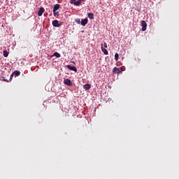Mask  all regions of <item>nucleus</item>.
I'll list each match as a JSON object with an SVG mask.
<instances>
[{"label": "nucleus", "instance_id": "obj_4", "mask_svg": "<svg viewBox=\"0 0 179 179\" xmlns=\"http://www.w3.org/2000/svg\"><path fill=\"white\" fill-rule=\"evenodd\" d=\"M81 2H82L81 1H69L70 4H74L76 6H79L81 4Z\"/></svg>", "mask_w": 179, "mask_h": 179}, {"label": "nucleus", "instance_id": "obj_9", "mask_svg": "<svg viewBox=\"0 0 179 179\" xmlns=\"http://www.w3.org/2000/svg\"><path fill=\"white\" fill-rule=\"evenodd\" d=\"M83 87L85 90H89L91 89L92 85H91V84H90V83H87V84L84 85V87Z\"/></svg>", "mask_w": 179, "mask_h": 179}, {"label": "nucleus", "instance_id": "obj_2", "mask_svg": "<svg viewBox=\"0 0 179 179\" xmlns=\"http://www.w3.org/2000/svg\"><path fill=\"white\" fill-rule=\"evenodd\" d=\"M122 70L121 69L117 68V67H115L113 69V73H115V74H120L122 73Z\"/></svg>", "mask_w": 179, "mask_h": 179}, {"label": "nucleus", "instance_id": "obj_16", "mask_svg": "<svg viewBox=\"0 0 179 179\" xmlns=\"http://www.w3.org/2000/svg\"><path fill=\"white\" fill-rule=\"evenodd\" d=\"M118 57H119L118 53H115V59L116 61L118 60Z\"/></svg>", "mask_w": 179, "mask_h": 179}, {"label": "nucleus", "instance_id": "obj_8", "mask_svg": "<svg viewBox=\"0 0 179 179\" xmlns=\"http://www.w3.org/2000/svg\"><path fill=\"white\" fill-rule=\"evenodd\" d=\"M87 22H88V19L87 18L81 20V25L83 27H85L87 24Z\"/></svg>", "mask_w": 179, "mask_h": 179}, {"label": "nucleus", "instance_id": "obj_3", "mask_svg": "<svg viewBox=\"0 0 179 179\" xmlns=\"http://www.w3.org/2000/svg\"><path fill=\"white\" fill-rule=\"evenodd\" d=\"M64 83L69 87H71L73 85L72 81L70 79H65Z\"/></svg>", "mask_w": 179, "mask_h": 179}, {"label": "nucleus", "instance_id": "obj_21", "mask_svg": "<svg viewBox=\"0 0 179 179\" xmlns=\"http://www.w3.org/2000/svg\"><path fill=\"white\" fill-rule=\"evenodd\" d=\"M3 81H5V82H8V80H6V79H4Z\"/></svg>", "mask_w": 179, "mask_h": 179}, {"label": "nucleus", "instance_id": "obj_13", "mask_svg": "<svg viewBox=\"0 0 179 179\" xmlns=\"http://www.w3.org/2000/svg\"><path fill=\"white\" fill-rule=\"evenodd\" d=\"M13 73L14 76H15V77H17V76H20V71H15Z\"/></svg>", "mask_w": 179, "mask_h": 179}, {"label": "nucleus", "instance_id": "obj_14", "mask_svg": "<svg viewBox=\"0 0 179 179\" xmlns=\"http://www.w3.org/2000/svg\"><path fill=\"white\" fill-rule=\"evenodd\" d=\"M3 56H4L5 58L8 57L9 56L8 52L6 51V50H4L3 51Z\"/></svg>", "mask_w": 179, "mask_h": 179}, {"label": "nucleus", "instance_id": "obj_11", "mask_svg": "<svg viewBox=\"0 0 179 179\" xmlns=\"http://www.w3.org/2000/svg\"><path fill=\"white\" fill-rule=\"evenodd\" d=\"M87 17L90 19V20H94V15L93 13H90L87 14Z\"/></svg>", "mask_w": 179, "mask_h": 179}, {"label": "nucleus", "instance_id": "obj_12", "mask_svg": "<svg viewBox=\"0 0 179 179\" xmlns=\"http://www.w3.org/2000/svg\"><path fill=\"white\" fill-rule=\"evenodd\" d=\"M60 8V5L56 4L54 7L53 11H57Z\"/></svg>", "mask_w": 179, "mask_h": 179}, {"label": "nucleus", "instance_id": "obj_15", "mask_svg": "<svg viewBox=\"0 0 179 179\" xmlns=\"http://www.w3.org/2000/svg\"><path fill=\"white\" fill-rule=\"evenodd\" d=\"M54 56L57 58H60L61 57V54L60 53H57V52H55L54 53Z\"/></svg>", "mask_w": 179, "mask_h": 179}, {"label": "nucleus", "instance_id": "obj_18", "mask_svg": "<svg viewBox=\"0 0 179 179\" xmlns=\"http://www.w3.org/2000/svg\"><path fill=\"white\" fill-rule=\"evenodd\" d=\"M13 76H14L13 73H11V74H10V80H11L13 79Z\"/></svg>", "mask_w": 179, "mask_h": 179}, {"label": "nucleus", "instance_id": "obj_22", "mask_svg": "<svg viewBox=\"0 0 179 179\" xmlns=\"http://www.w3.org/2000/svg\"><path fill=\"white\" fill-rule=\"evenodd\" d=\"M71 1H77V0H71ZM78 1H85V0H78Z\"/></svg>", "mask_w": 179, "mask_h": 179}, {"label": "nucleus", "instance_id": "obj_20", "mask_svg": "<svg viewBox=\"0 0 179 179\" xmlns=\"http://www.w3.org/2000/svg\"><path fill=\"white\" fill-rule=\"evenodd\" d=\"M54 12V15L56 16L58 14V12L53 11Z\"/></svg>", "mask_w": 179, "mask_h": 179}, {"label": "nucleus", "instance_id": "obj_1", "mask_svg": "<svg viewBox=\"0 0 179 179\" xmlns=\"http://www.w3.org/2000/svg\"><path fill=\"white\" fill-rule=\"evenodd\" d=\"M141 26H142L141 30H142L143 31H145L147 30V23H146L145 21H144V20H142V21H141Z\"/></svg>", "mask_w": 179, "mask_h": 179}, {"label": "nucleus", "instance_id": "obj_17", "mask_svg": "<svg viewBox=\"0 0 179 179\" xmlns=\"http://www.w3.org/2000/svg\"><path fill=\"white\" fill-rule=\"evenodd\" d=\"M76 22L78 23V24H80V22H80V19H76Z\"/></svg>", "mask_w": 179, "mask_h": 179}, {"label": "nucleus", "instance_id": "obj_7", "mask_svg": "<svg viewBox=\"0 0 179 179\" xmlns=\"http://www.w3.org/2000/svg\"><path fill=\"white\" fill-rule=\"evenodd\" d=\"M66 68H68L71 71H75L76 73L77 72V69L75 66H72L71 65H67Z\"/></svg>", "mask_w": 179, "mask_h": 179}, {"label": "nucleus", "instance_id": "obj_5", "mask_svg": "<svg viewBox=\"0 0 179 179\" xmlns=\"http://www.w3.org/2000/svg\"><path fill=\"white\" fill-rule=\"evenodd\" d=\"M52 24L53 25V27H60L61 24H59V22H58V20H55L52 22Z\"/></svg>", "mask_w": 179, "mask_h": 179}, {"label": "nucleus", "instance_id": "obj_6", "mask_svg": "<svg viewBox=\"0 0 179 179\" xmlns=\"http://www.w3.org/2000/svg\"><path fill=\"white\" fill-rule=\"evenodd\" d=\"M45 12V8L43 7H41L38 11V15L39 17L43 15V13Z\"/></svg>", "mask_w": 179, "mask_h": 179}, {"label": "nucleus", "instance_id": "obj_19", "mask_svg": "<svg viewBox=\"0 0 179 179\" xmlns=\"http://www.w3.org/2000/svg\"><path fill=\"white\" fill-rule=\"evenodd\" d=\"M103 47H105V48H108L107 43H103Z\"/></svg>", "mask_w": 179, "mask_h": 179}, {"label": "nucleus", "instance_id": "obj_10", "mask_svg": "<svg viewBox=\"0 0 179 179\" xmlns=\"http://www.w3.org/2000/svg\"><path fill=\"white\" fill-rule=\"evenodd\" d=\"M101 51L103 52V54H105L106 55H108V50L103 48V43L101 44Z\"/></svg>", "mask_w": 179, "mask_h": 179}]
</instances>
